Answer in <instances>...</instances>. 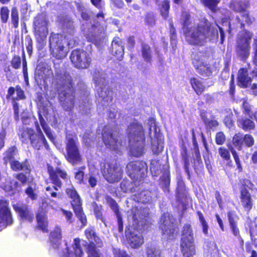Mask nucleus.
Here are the masks:
<instances>
[{
  "instance_id": "412c9836",
  "label": "nucleus",
  "mask_w": 257,
  "mask_h": 257,
  "mask_svg": "<svg viewBox=\"0 0 257 257\" xmlns=\"http://www.w3.org/2000/svg\"><path fill=\"white\" fill-rule=\"evenodd\" d=\"M13 223L12 212L9 202L0 200V231Z\"/></svg>"
},
{
  "instance_id": "72a5a7b5",
  "label": "nucleus",
  "mask_w": 257,
  "mask_h": 257,
  "mask_svg": "<svg viewBox=\"0 0 257 257\" xmlns=\"http://www.w3.org/2000/svg\"><path fill=\"white\" fill-rule=\"evenodd\" d=\"M152 193L149 190H144L135 196L134 200L143 203H147L152 200Z\"/></svg>"
},
{
  "instance_id": "052dcab7",
  "label": "nucleus",
  "mask_w": 257,
  "mask_h": 257,
  "mask_svg": "<svg viewBox=\"0 0 257 257\" xmlns=\"http://www.w3.org/2000/svg\"><path fill=\"white\" fill-rule=\"evenodd\" d=\"M240 183L242 184V189H251L253 188V184L248 179H244L240 180Z\"/></svg>"
},
{
  "instance_id": "f03ea898",
  "label": "nucleus",
  "mask_w": 257,
  "mask_h": 257,
  "mask_svg": "<svg viewBox=\"0 0 257 257\" xmlns=\"http://www.w3.org/2000/svg\"><path fill=\"white\" fill-rule=\"evenodd\" d=\"M65 27L68 28V35L51 33L49 38L51 54L58 59H61L66 56L67 50L65 48V45H67L69 48H72L75 44V41L73 38L74 31L73 22L69 21L66 26L64 25V27Z\"/></svg>"
},
{
  "instance_id": "13d9d810",
  "label": "nucleus",
  "mask_w": 257,
  "mask_h": 257,
  "mask_svg": "<svg viewBox=\"0 0 257 257\" xmlns=\"http://www.w3.org/2000/svg\"><path fill=\"white\" fill-rule=\"evenodd\" d=\"M9 10L7 7H4L1 10V20L3 23H6L9 18Z\"/></svg>"
},
{
  "instance_id": "603ef678",
  "label": "nucleus",
  "mask_w": 257,
  "mask_h": 257,
  "mask_svg": "<svg viewBox=\"0 0 257 257\" xmlns=\"http://www.w3.org/2000/svg\"><path fill=\"white\" fill-rule=\"evenodd\" d=\"M197 213L198 216L199 221L202 225L203 232L205 234H207L208 233V224L205 220L202 213L200 211H197Z\"/></svg>"
},
{
  "instance_id": "4be33fe9",
  "label": "nucleus",
  "mask_w": 257,
  "mask_h": 257,
  "mask_svg": "<svg viewBox=\"0 0 257 257\" xmlns=\"http://www.w3.org/2000/svg\"><path fill=\"white\" fill-rule=\"evenodd\" d=\"M95 83L98 86L97 93L100 98L105 102H110L112 100V91L104 84V80H99L96 76L93 78Z\"/></svg>"
},
{
  "instance_id": "864d4df0",
  "label": "nucleus",
  "mask_w": 257,
  "mask_h": 257,
  "mask_svg": "<svg viewBox=\"0 0 257 257\" xmlns=\"http://www.w3.org/2000/svg\"><path fill=\"white\" fill-rule=\"evenodd\" d=\"M85 169V166L81 167L75 172V178L79 183H81L83 182L84 174L83 170Z\"/></svg>"
},
{
  "instance_id": "a18cd8bd",
  "label": "nucleus",
  "mask_w": 257,
  "mask_h": 257,
  "mask_svg": "<svg viewBox=\"0 0 257 257\" xmlns=\"http://www.w3.org/2000/svg\"><path fill=\"white\" fill-rule=\"evenodd\" d=\"M243 135L241 134H235L232 140L233 144L234 146L238 148V150H241L243 144Z\"/></svg>"
},
{
  "instance_id": "58836bf2",
  "label": "nucleus",
  "mask_w": 257,
  "mask_h": 257,
  "mask_svg": "<svg viewBox=\"0 0 257 257\" xmlns=\"http://www.w3.org/2000/svg\"><path fill=\"white\" fill-rule=\"evenodd\" d=\"M239 124L242 128L245 131L253 130L255 127L254 122L248 118H245L240 120L239 121Z\"/></svg>"
},
{
  "instance_id": "1a4fd4ad",
  "label": "nucleus",
  "mask_w": 257,
  "mask_h": 257,
  "mask_svg": "<svg viewBox=\"0 0 257 257\" xmlns=\"http://www.w3.org/2000/svg\"><path fill=\"white\" fill-rule=\"evenodd\" d=\"M34 34L40 46L42 47L46 43L48 34V21L45 15L42 14L37 16L34 20Z\"/></svg>"
},
{
  "instance_id": "69168bd1",
  "label": "nucleus",
  "mask_w": 257,
  "mask_h": 257,
  "mask_svg": "<svg viewBox=\"0 0 257 257\" xmlns=\"http://www.w3.org/2000/svg\"><path fill=\"white\" fill-rule=\"evenodd\" d=\"M47 74H45L44 72H42L40 71L39 69H37L36 71V75H38L39 76V79H46L49 77V76L52 74L51 71L48 70Z\"/></svg>"
},
{
  "instance_id": "c03bdc74",
  "label": "nucleus",
  "mask_w": 257,
  "mask_h": 257,
  "mask_svg": "<svg viewBox=\"0 0 257 257\" xmlns=\"http://www.w3.org/2000/svg\"><path fill=\"white\" fill-rule=\"evenodd\" d=\"M170 5L167 0H164L160 7V12L162 16L164 19H166L168 17Z\"/></svg>"
},
{
  "instance_id": "de8ad7c7",
  "label": "nucleus",
  "mask_w": 257,
  "mask_h": 257,
  "mask_svg": "<svg viewBox=\"0 0 257 257\" xmlns=\"http://www.w3.org/2000/svg\"><path fill=\"white\" fill-rule=\"evenodd\" d=\"M202 118L206 126L211 129H215L218 125V122L217 120L207 118L203 114H202Z\"/></svg>"
},
{
  "instance_id": "49530a36",
  "label": "nucleus",
  "mask_w": 257,
  "mask_h": 257,
  "mask_svg": "<svg viewBox=\"0 0 257 257\" xmlns=\"http://www.w3.org/2000/svg\"><path fill=\"white\" fill-rule=\"evenodd\" d=\"M203 4L212 12L216 10V7L220 0H201Z\"/></svg>"
},
{
  "instance_id": "ea45409f",
  "label": "nucleus",
  "mask_w": 257,
  "mask_h": 257,
  "mask_svg": "<svg viewBox=\"0 0 257 257\" xmlns=\"http://www.w3.org/2000/svg\"><path fill=\"white\" fill-rule=\"evenodd\" d=\"M142 52L144 60L148 62L152 60V53L150 47L147 44H142Z\"/></svg>"
},
{
  "instance_id": "e433bc0d",
  "label": "nucleus",
  "mask_w": 257,
  "mask_h": 257,
  "mask_svg": "<svg viewBox=\"0 0 257 257\" xmlns=\"http://www.w3.org/2000/svg\"><path fill=\"white\" fill-rule=\"evenodd\" d=\"M17 154V149L15 147L10 148L4 154V160L5 164L14 161Z\"/></svg>"
},
{
  "instance_id": "f3484780",
  "label": "nucleus",
  "mask_w": 257,
  "mask_h": 257,
  "mask_svg": "<svg viewBox=\"0 0 257 257\" xmlns=\"http://www.w3.org/2000/svg\"><path fill=\"white\" fill-rule=\"evenodd\" d=\"M206 56L199 52L194 54L192 58V63L197 72L203 76L209 77L212 75L214 68L205 62Z\"/></svg>"
},
{
  "instance_id": "8fccbe9b",
  "label": "nucleus",
  "mask_w": 257,
  "mask_h": 257,
  "mask_svg": "<svg viewBox=\"0 0 257 257\" xmlns=\"http://www.w3.org/2000/svg\"><path fill=\"white\" fill-rule=\"evenodd\" d=\"M185 196L184 193V185L183 183L179 182L176 189V197L177 200L182 202V199Z\"/></svg>"
},
{
  "instance_id": "2f4dec72",
  "label": "nucleus",
  "mask_w": 257,
  "mask_h": 257,
  "mask_svg": "<svg viewBox=\"0 0 257 257\" xmlns=\"http://www.w3.org/2000/svg\"><path fill=\"white\" fill-rule=\"evenodd\" d=\"M22 141L23 143H28L29 141H31L32 139L36 136V134L34 131L30 128H24L20 133Z\"/></svg>"
},
{
  "instance_id": "9b49d317",
  "label": "nucleus",
  "mask_w": 257,
  "mask_h": 257,
  "mask_svg": "<svg viewBox=\"0 0 257 257\" xmlns=\"http://www.w3.org/2000/svg\"><path fill=\"white\" fill-rule=\"evenodd\" d=\"M150 126L149 136L151 140L152 150L154 154H159L163 149V137L161 133L158 132L155 120L151 118L148 120Z\"/></svg>"
},
{
  "instance_id": "4c0bfd02",
  "label": "nucleus",
  "mask_w": 257,
  "mask_h": 257,
  "mask_svg": "<svg viewBox=\"0 0 257 257\" xmlns=\"http://www.w3.org/2000/svg\"><path fill=\"white\" fill-rule=\"evenodd\" d=\"M11 168L14 171L27 170L29 171V165L28 162H25L21 163L20 162L14 160L10 162Z\"/></svg>"
},
{
  "instance_id": "09e8293b",
  "label": "nucleus",
  "mask_w": 257,
  "mask_h": 257,
  "mask_svg": "<svg viewBox=\"0 0 257 257\" xmlns=\"http://www.w3.org/2000/svg\"><path fill=\"white\" fill-rule=\"evenodd\" d=\"M120 188L124 192H133V184L131 182H130L127 181H124L123 180L122 181V182L120 183Z\"/></svg>"
},
{
  "instance_id": "a19ab883",
  "label": "nucleus",
  "mask_w": 257,
  "mask_h": 257,
  "mask_svg": "<svg viewBox=\"0 0 257 257\" xmlns=\"http://www.w3.org/2000/svg\"><path fill=\"white\" fill-rule=\"evenodd\" d=\"M146 253L147 257H161L160 250L154 245L148 247Z\"/></svg>"
},
{
  "instance_id": "39448f33",
  "label": "nucleus",
  "mask_w": 257,
  "mask_h": 257,
  "mask_svg": "<svg viewBox=\"0 0 257 257\" xmlns=\"http://www.w3.org/2000/svg\"><path fill=\"white\" fill-rule=\"evenodd\" d=\"M130 144V154L139 157L145 153V137L142 124L134 121L127 130Z\"/></svg>"
},
{
  "instance_id": "6e6552de",
  "label": "nucleus",
  "mask_w": 257,
  "mask_h": 257,
  "mask_svg": "<svg viewBox=\"0 0 257 257\" xmlns=\"http://www.w3.org/2000/svg\"><path fill=\"white\" fill-rule=\"evenodd\" d=\"M181 247L184 257H193L196 253L193 233L189 224L183 226Z\"/></svg>"
},
{
  "instance_id": "dca6fc26",
  "label": "nucleus",
  "mask_w": 257,
  "mask_h": 257,
  "mask_svg": "<svg viewBox=\"0 0 257 257\" xmlns=\"http://www.w3.org/2000/svg\"><path fill=\"white\" fill-rule=\"evenodd\" d=\"M105 22H97L91 25L86 32L88 40L96 45H99L105 37Z\"/></svg>"
},
{
  "instance_id": "cd10ccee",
  "label": "nucleus",
  "mask_w": 257,
  "mask_h": 257,
  "mask_svg": "<svg viewBox=\"0 0 257 257\" xmlns=\"http://www.w3.org/2000/svg\"><path fill=\"white\" fill-rule=\"evenodd\" d=\"M107 202L115 213L117 219L118 230L121 232L123 230V222L121 215L119 211L118 206L114 200L111 198H107Z\"/></svg>"
},
{
  "instance_id": "a211bd4d",
  "label": "nucleus",
  "mask_w": 257,
  "mask_h": 257,
  "mask_svg": "<svg viewBox=\"0 0 257 257\" xmlns=\"http://www.w3.org/2000/svg\"><path fill=\"white\" fill-rule=\"evenodd\" d=\"M66 140L67 160L73 165L78 164L81 162V158L78 151L77 140L70 135H67Z\"/></svg>"
},
{
  "instance_id": "f8f14e48",
  "label": "nucleus",
  "mask_w": 257,
  "mask_h": 257,
  "mask_svg": "<svg viewBox=\"0 0 257 257\" xmlns=\"http://www.w3.org/2000/svg\"><path fill=\"white\" fill-rule=\"evenodd\" d=\"M174 219L170 214L165 213L161 218L160 227L165 238L170 240L175 237L177 231L174 223Z\"/></svg>"
},
{
  "instance_id": "bf43d9fd",
  "label": "nucleus",
  "mask_w": 257,
  "mask_h": 257,
  "mask_svg": "<svg viewBox=\"0 0 257 257\" xmlns=\"http://www.w3.org/2000/svg\"><path fill=\"white\" fill-rule=\"evenodd\" d=\"M8 185H5L3 187V189L6 191H12L14 188L18 186V183L16 181L11 182L10 180H8Z\"/></svg>"
},
{
  "instance_id": "3c124183",
  "label": "nucleus",
  "mask_w": 257,
  "mask_h": 257,
  "mask_svg": "<svg viewBox=\"0 0 257 257\" xmlns=\"http://www.w3.org/2000/svg\"><path fill=\"white\" fill-rule=\"evenodd\" d=\"M11 19L13 26L17 28L19 25V14L16 8H13L11 13Z\"/></svg>"
},
{
  "instance_id": "4468645a",
  "label": "nucleus",
  "mask_w": 257,
  "mask_h": 257,
  "mask_svg": "<svg viewBox=\"0 0 257 257\" xmlns=\"http://www.w3.org/2000/svg\"><path fill=\"white\" fill-rule=\"evenodd\" d=\"M252 37V34L246 30L238 34L236 51L242 60H244L249 55V44Z\"/></svg>"
},
{
  "instance_id": "c756f323",
  "label": "nucleus",
  "mask_w": 257,
  "mask_h": 257,
  "mask_svg": "<svg viewBox=\"0 0 257 257\" xmlns=\"http://www.w3.org/2000/svg\"><path fill=\"white\" fill-rule=\"evenodd\" d=\"M238 85L242 87H247L251 83V79L248 76L247 71L245 69H240L238 73Z\"/></svg>"
},
{
  "instance_id": "0e129e2a",
  "label": "nucleus",
  "mask_w": 257,
  "mask_h": 257,
  "mask_svg": "<svg viewBox=\"0 0 257 257\" xmlns=\"http://www.w3.org/2000/svg\"><path fill=\"white\" fill-rule=\"evenodd\" d=\"M90 136L91 135L90 134L85 133L83 137V142L88 147H91L92 144H94V142L90 138Z\"/></svg>"
},
{
  "instance_id": "a878e982",
  "label": "nucleus",
  "mask_w": 257,
  "mask_h": 257,
  "mask_svg": "<svg viewBox=\"0 0 257 257\" xmlns=\"http://www.w3.org/2000/svg\"><path fill=\"white\" fill-rule=\"evenodd\" d=\"M121 40L118 37L114 38L112 43V54L118 60L122 59L123 56V46Z\"/></svg>"
},
{
  "instance_id": "4d7b16f0",
  "label": "nucleus",
  "mask_w": 257,
  "mask_h": 257,
  "mask_svg": "<svg viewBox=\"0 0 257 257\" xmlns=\"http://www.w3.org/2000/svg\"><path fill=\"white\" fill-rule=\"evenodd\" d=\"M230 149V150L232 154L234 160L237 166V168L239 171H241L242 167L240 162V160L238 157V156L234 149L231 147Z\"/></svg>"
},
{
  "instance_id": "c9c22d12",
  "label": "nucleus",
  "mask_w": 257,
  "mask_h": 257,
  "mask_svg": "<svg viewBox=\"0 0 257 257\" xmlns=\"http://www.w3.org/2000/svg\"><path fill=\"white\" fill-rule=\"evenodd\" d=\"M246 3L239 0H233L230 4V8L233 11L241 13L245 10Z\"/></svg>"
},
{
  "instance_id": "423d86ee",
  "label": "nucleus",
  "mask_w": 257,
  "mask_h": 257,
  "mask_svg": "<svg viewBox=\"0 0 257 257\" xmlns=\"http://www.w3.org/2000/svg\"><path fill=\"white\" fill-rule=\"evenodd\" d=\"M63 91L59 94V99L63 108L66 111H71L74 106L73 83L71 76L65 73L62 77Z\"/></svg>"
},
{
  "instance_id": "f257e3e1",
  "label": "nucleus",
  "mask_w": 257,
  "mask_h": 257,
  "mask_svg": "<svg viewBox=\"0 0 257 257\" xmlns=\"http://www.w3.org/2000/svg\"><path fill=\"white\" fill-rule=\"evenodd\" d=\"M186 41L191 45L204 46L213 42L218 37L215 26L204 18L197 25L191 18L188 12H183L180 19Z\"/></svg>"
},
{
  "instance_id": "c85d7f7f",
  "label": "nucleus",
  "mask_w": 257,
  "mask_h": 257,
  "mask_svg": "<svg viewBox=\"0 0 257 257\" xmlns=\"http://www.w3.org/2000/svg\"><path fill=\"white\" fill-rule=\"evenodd\" d=\"M240 201L245 210L248 211L252 206V200L250 194L246 189L240 190Z\"/></svg>"
},
{
  "instance_id": "7ed1b4c3",
  "label": "nucleus",
  "mask_w": 257,
  "mask_h": 257,
  "mask_svg": "<svg viewBox=\"0 0 257 257\" xmlns=\"http://www.w3.org/2000/svg\"><path fill=\"white\" fill-rule=\"evenodd\" d=\"M62 238L61 229L60 227L56 226L50 234V240L51 248L56 250L60 257H82L83 252L80 246V239L75 238L71 248L69 247L67 242L63 245L61 244Z\"/></svg>"
},
{
  "instance_id": "5fc2aeb1",
  "label": "nucleus",
  "mask_w": 257,
  "mask_h": 257,
  "mask_svg": "<svg viewBox=\"0 0 257 257\" xmlns=\"http://www.w3.org/2000/svg\"><path fill=\"white\" fill-rule=\"evenodd\" d=\"M219 154L221 156V157L226 161H228L230 159V155L229 151L224 148L220 147L218 149Z\"/></svg>"
},
{
  "instance_id": "338daca9",
  "label": "nucleus",
  "mask_w": 257,
  "mask_h": 257,
  "mask_svg": "<svg viewBox=\"0 0 257 257\" xmlns=\"http://www.w3.org/2000/svg\"><path fill=\"white\" fill-rule=\"evenodd\" d=\"M21 64V58L19 56H15L12 61V65L15 69H18L20 67Z\"/></svg>"
},
{
  "instance_id": "6e6d98bb",
  "label": "nucleus",
  "mask_w": 257,
  "mask_h": 257,
  "mask_svg": "<svg viewBox=\"0 0 257 257\" xmlns=\"http://www.w3.org/2000/svg\"><path fill=\"white\" fill-rule=\"evenodd\" d=\"M243 143L248 147H251L254 144V139L250 135H245L243 137Z\"/></svg>"
},
{
  "instance_id": "79ce46f5",
  "label": "nucleus",
  "mask_w": 257,
  "mask_h": 257,
  "mask_svg": "<svg viewBox=\"0 0 257 257\" xmlns=\"http://www.w3.org/2000/svg\"><path fill=\"white\" fill-rule=\"evenodd\" d=\"M182 159L184 162V167L185 173L188 175V177H190L189 166L190 165V162L189 160V157L187 154V152L186 149H184L181 153Z\"/></svg>"
},
{
  "instance_id": "ddd939ff",
  "label": "nucleus",
  "mask_w": 257,
  "mask_h": 257,
  "mask_svg": "<svg viewBox=\"0 0 257 257\" xmlns=\"http://www.w3.org/2000/svg\"><path fill=\"white\" fill-rule=\"evenodd\" d=\"M66 192L71 199V203L76 216L81 222L83 225H86L87 222L86 217L82 211L79 195L73 186L67 188Z\"/></svg>"
},
{
  "instance_id": "774afa93",
  "label": "nucleus",
  "mask_w": 257,
  "mask_h": 257,
  "mask_svg": "<svg viewBox=\"0 0 257 257\" xmlns=\"http://www.w3.org/2000/svg\"><path fill=\"white\" fill-rule=\"evenodd\" d=\"M146 22L150 26H154L155 24L154 15L152 14H147L146 17Z\"/></svg>"
},
{
  "instance_id": "b1692460",
  "label": "nucleus",
  "mask_w": 257,
  "mask_h": 257,
  "mask_svg": "<svg viewBox=\"0 0 257 257\" xmlns=\"http://www.w3.org/2000/svg\"><path fill=\"white\" fill-rule=\"evenodd\" d=\"M35 126L38 134H36V136L34 137L30 142L32 146L34 149L40 150L44 145L47 149H48L49 145L37 121L35 122Z\"/></svg>"
},
{
  "instance_id": "7c9ffc66",
  "label": "nucleus",
  "mask_w": 257,
  "mask_h": 257,
  "mask_svg": "<svg viewBox=\"0 0 257 257\" xmlns=\"http://www.w3.org/2000/svg\"><path fill=\"white\" fill-rule=\"evenodd\" d=\"M236 21L237 23L240 24L241 28H243L244 24L250 25L253 21V18L250 17L249 15L248 11L244 10L240 13L239 16H236Z\"/></svg>"
},
{
  "instance_id": "f704fd0d",
  "label": "nucleus",
  "mask_w": 257,
  "mask_h": 257,
  "mask_svg": "<svg viewBox=\"0 0 257 257\" xmlns=\"http://www.w3.org/2000/svg\"><path fill=\"white\" fill-rule=\"evenodd\" d=\"M37 220L39 228H40L43 232H47L48 223L45 213H39L37 215Z\"/></svg>"
},
{
  "instance_id": "473e14b6",
  "label": "nucleus",
  "mask_w": 257,
  "mask_h": 257,
  "mask_svg": "<svg viewBox=\"0 0 257 257\" xmlns=\"http://www.w3.org/2000/svg\"><path fill=\"white\" fill-rule=\"evenodd\" d=\"M191 85L196 93L199 95L204 90L205 87L200 78H192L190 79Z\"/></svg>"
},
{
  "instance_id": "0eeeda50",
  "label": "nucleus",
  "mask_w": 257,
  "mask_h": 257,
  "mask_svg": "<svg viewBox=\"0 0 257 257\" xmlns=\"http://www.w3.org/2000/svg\"><path fill=\"white\" fill-rule=\"evenodd\" d=\"M47 170L50 178L54 185L52 187H47L46 190L51 197L59 198L60 194L56 191L58 190V188H61L62 183L61 180L58 178V176L62 179L66 180L68 177L67 174L64 170H61L58 167L54 168L50 165H48Z\"/></svg>"
},
{
  "instance_id": "393cba45",
  "label": "nucleus",
  "mask_w": 257,
  "mask_h": 257,
  "mask_svg": "<svg viewBox=\"0 0 257 257\" xmlns=\"http://www.w3.org/2000/svg\"><path fill=\"white\" fill-rule=\"evenodd\" d=\"M14 210L19 213L21 218L23 220L32 221L34 218V214L29 210L28 206L24 204L17 203L14 204Z\"/></svg>"
},
{
  "instance_id": "20e7f679",
  "label": "nucleus",
  "mask_w": 257,
  "mask_h": 257,
  "mask_svg": "<svg viewBox=\"0 0 257 257\" xmlns=\"http://www.w3.org/2000/svg\"><path fill=\"white\" fill-rule=\"evenodd\" d=\"M145 216L141 215V210L134 207L131 212H128V220L130 223L132 222V227L125 231V236L127 243L132 248H138L144 243V238L138 230L141 225L145 222Z\"/></svg>"
},
{
  "instance_id": "e2e57ef3",
  "label": "nucleus",
  "mask_w": 257,
  "mask_h": 257,
  "mask_svg": "<svg viewBox=\"0 0 257 257\" xmlns=\"http://www.w3.org/2000/svg\"><path fill=\"white\" fill-rule=\"evenodd\" d=\"M215 140L216 143L217 145H222L225 140V135L222 132H219L217 133L216 135Z\"/></svg>"
},
{
  "instance_id": "5701e85b",
  "label": "nucleus",
  "mask_w": 257,
  "mask_h": 257,
  "mask_svg": "<svg viewBox=\"0 0 257 257\" xmlns=\"http://www.w3.org/2000/svg\"><path fill=\"white\" fill-rule=\"evenodd\" d=\"M43 115H44L48 121H51L52 119L54 118V116H51V113L49 112L48 109L45 107L43 108L39 111V119L40 124L47 137L53 143L55 141V137L51 128L48 126L46 122L43 118Z\"/></svg>"
},
{
  "instance_id": "9d476101",
  "label": "nucleus",
  "mask_w": 257,
  "mask_h": 257,
  "mask_svg": "<svg viewBox=\"0 0 257 257\" xmlns=\"http://www.w3.org/2000/svg\"><path fill=\"white\" fill-rule=\"evenodd\" d=\"M100 171L104 178L110 183L118 182L122 177V169L116 163H102L100 164Z\"/></svg>"
},
{
  "instance_id": "aec40b11",
  "label": "nucleus",
  "mask_w": 257,
  "mask_h": 257,
  "mask_svg": "<svg viewBox=\"0 0 257 257\" xmlns=\"http://www.w3.org/2000/svg\"><path fill=\"white\" fill-rule=\"evenodd\" d=\"M102 136L105 146L112 150H119L122 146L118 141L117 137L113 133L109 126H105L103 130Z\"/></svg>"
},
{
  "instance_id": "680f3d73",
  "label": "nucleus",
  "mask_w": 257,
  "mask_h": 257,
  "mask_svg": "<svg viewBox=\"0 0 257 257\" xmlns=\"http://www.w3.org/2000/svg\"><path fill=\"white\" fill-rule=\"evenodd\" d=\"M114 257H130L126 252L117 248H114L113 249Z\"/></svg>"
},
{
  "instance_id": "2eb2a0df",
  "label": "nucleus",
  "mask_w": 257,
  "mask_h": 257,
  "mask_svg": "<svg viewBox=\"0 0 257 257\" xmlns=\"http://www.w3.org/2000/svg\"><path fill=\"white\" fill-rule=\"evenodd\" d=\"M70 60L74 67L78 69L88 68L91 61L89 54L86 51L80 49L72 51Z\"/></svg>"
},
{
  "instance_id": "bb28decb",
  "label": "nucleus",
  "mask_w": 257,
  "mask_h": 257,
  "mask_svg": "<svg viewBox=\"0 0 257 257\" xmlns=\"http://www.w3.org/2000/svg\"><path fill=\"white\" fill-rule=\"evenodd\" d=\"M228 217L232 233L234 236H237L238 237V238H239L240 243L241 245H242L243 241L240 238L239 235V230L237 224L238 217L235 214H234L233 212L230 211L228 213Z\"/></svg>"
},
{
  "instance_id": "37998d69",
  "label": "nucleus",
  "mask_w": 257,
  "mask_h": 257,
  "mask_svg": "<svg viewBox=\"0 0 257 257\" xmlns=\"http://www.w3.org/2000/svg\"><path fill=\"white\" fill-rule=\"evenodd\" d=\"M161 185L165 192H169V185L170 183V175L168 173H166L161 178Z\"/></svg>"
},
{
  "instance_id": "6ab92c4d",
  "label": "nucleus",
  "mask_w": 257,
  "mask_h": 257,
  "mask_svg": "<svg viewBox=\"0 0 257 257\" xmlns=\"http://www.w3.org/2000/svg\"><path fill=\"white\" fill-rule=\"evenodd\" d=\"M126 171L133 180H141L147 172V165L144 162H130L126 165Z\"/></svg>"
}]
</instances>
